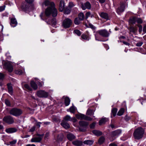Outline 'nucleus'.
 <instances>
[{"label":"nucleus","instance_id":"c9c22d12","mask_svg":"<svg viewBox=\"0 0 146 146\" xmlns=\"http://www.w3.org/2000/svg\"><path fill=\"white\" fill-rule=\"evenodd\" d=\"M129 30L130 32L135 33L137 30V29L134 27H131L129 28Z\"/></svg>","mask_w":146,"mask_h":146},{"label":"nucleus","instance_id":"0e129e2a","mask_svg":"<svg viewBox=\"0 0 146 146\" xmlns=\"http://www.w3.org/2000/svg\"><path fill=\"white\" fill-rule=\"evenodd\" d=\"M81 117L80 119H85L86 115L84 114H81Z\"/></svg>","mask_w":146,"mask_h":146},{"label":"nucleus","instance_id":"13d9d810","mask_svg":"<svg viewBox=\"0 0 146 146\" xmlns=\"http://www.w3.org/2000/svg\"><path fill=\"white\" fill-rule=\"evenodd\" d=\"M35 129V126H33L30 129L29 132H33L34 131Z\"/></svg>","mask_w":146,"mask_h":146},{"label":"nucleus","instance_id":"a19ab883","mask_svg":"<svg viewBox=\"0 0 146 146\" xmlns=\"http://www.w3.org/2000/svg\"><path fill=\"white\" fill-rule=\"evenodd\" d=\"M70 111L72 113H74L75 111V110L74 107L73 106L71 107L69 109Z\"/></svg>","mask_w":146,"mask_h":146},{"label":"nucleus","instance_id":"cd10ccee","mask_svg":"<svg viewBox=\"0 0 146 146\" xmlns=\"http://www.w3.org/2000/svg\"><path fill=\"white\" fill-rule=\"evenodd\" d=\"M70 100L69 98L68 97L65 98L64 103L66 106H68L70 104Z\"/></svg>","mask_w":146,"mask_h":146},{"label":"nucleus","instance_id":"4be33fe9","mask_svg":"<svg viewBox=\"0 0 146 146\" xmlns=\"http://www.w3.org/2000/svg\"><path fill=\"white\" fill-rule=\"evenodd\" d=\"M67 137L70 141H72L75 138V136L71 133H69L67 134Z\"/></svg>","mask_w":146,"mask_h":146},{"label":"nucleus","instance_id":"6e6552de","mask_svg":"<svg viewBox=\"0 0 146 146\" xmlns=\"http://www.w3.org/2000/svg\"><path fill=\"white\" fill-rule=\"evenodd\" d=\"M3 120L9 124H12L14 122V120L13 117L10 115H7L4 117Z\"/></svg>","mask_w":146,"mask_h":146},{"label":"nucleus","instance_id":"a211bd4d","mask_svg":"<svg viewBox=\"0 0 146 146\" xmlns=\"http://www.w3.org/2000/svg\"><path fill=\"white\" fill-rule=\"evenodd\" d=\"M17 24V22L15 18H12L11 19L10 25L12 27H14Z\"/></svg>","mask_w":146,"mask_h":146},{"label":"nucleus","instance_id":"f257e3e1","mask_svg":"<svg viewBox=\"0 0 146 146\" xmlns=\"http://www.w3.org/2000/svg\"><path fill=\"white\" fill-rule=\"evenodd\" d=\"M42 5L46 6H49L45 10V14L46 16L48 17L50 15H52L53 17L56 16L58 14L57 11L54 7V4L53 2H50L48 0H46Z\"/></svg>","mask_w":146,"mask_h":146},{"label":"nucleus","instance_id":"69168bd1","mask_svg":"<svg viewBox=\"0 0 146 146\" xmlns=\"http://www.w3.org/2000/svg\"><path fill=\"white\" fill-rule=\"evenodd\" d=\"M81 114H76V117L78 119H80Z\"/></svg>","mask_w":146,"mask_h":146},{"label":"nucleus","instance_id":"864d4df0","mask_svg":"<svg viewBox=\"0 0 146 146\" xmlns=\"http://www.w3.org/2000/svg\"><path fill=\"white\" fill-rule=\"evenodd\" d=\"M85 120L87 121H91L92 120L91 117L86 115Z\"/></svg>","mask_w":146,"mask_h":146},{"label":"nucleus","instance_id":"f8f14e48","mask_svg":"<svg viewBox=\"0 0 146 146\" xmlns=\"http://www.w3.org/2000/svg\"><path fill=\"white\" fill-rule=\"evenodd\" d=\"M4 68L6 70L10 72H11L13 70L12 65L9 62H6L4 64Z\"/></svg>","mask_w":146,"mask_h":146},{"label":"nucleus","instance_id":"f704fd0d","mask_svg":"<svg viewBox=\"0 0 146 146\" xmlns=\"http://www.w3.org/2000/svg\"><path fill=\"white\" fill-rule=\"evenodd\" d=\"M93 143V141L90 140H87L85 141L84 142V144L87 145H92Z\"/></svg>","mask_w":146,"mask_h":146},{"label":"nucleus","instance_id":"bb28decb","mask_svg":"<svg viewBox=\"0 0 146 146\" xmlns=\"http://www.w3.org/2000/svg\"><path fill=\"white\" fill-rule=\"evenodd\" d=\"M129 22L130 24H135L136 22V17H133L130 18L129 21Z\"/></svg>","mask_w":146,"mask_h":146},{"label":"nucleus","instance_id":"7ed1b4c3","mask_svg":"<svg viewBox=\"0 0 146 146\" xmlns=\"http://www.w3.org/2000/svg\"><path fill=\"white\" fill-rule=\"evenodd\" d=\"M23 113L21 110L16 108H13L9 111V113L13 116H18L21 115Z\"/></svg>","mask_w":146,"mask_h":146},{"label":"nucleus","instance_id":"dca6fc26","mask_svg":"<svg viewBox=\"0 0 146 146\" xmlns=\"http://www.w3.org/2000/svg\"><path fill=\"white\" fill-rule=\"evenodd\" d=\"M100 15L102 18L106 20H108L109 19V17L108 14L106 13H100Z\"/></svg>","mask_w":146,"mask_h":146},{"label":"nucleus","instance_id":"2f4dec72","mask_svg":"<svg viewBox=\"0 0 146 146\" xmlns=\"http://www.w3.org/2000/svg\"><path fill=\"white\" fill-rule=\"evenodd\" d=\"M94 112L93 110L88 109L87 111L86 114L88 115H91L94 114Z\"/></svg>","mask_w":146,"mask_h":146},{"label":"nucleus","instance_id":"6ab92c4d","mask_svg":"<svg viewBox=\"0 0 146 146\" xmlns=\"http://www.w3.org/2000/svg\"><path fill=\"white\" fill-rule=\"evenodd\" d=\"M7 86L9 93L10 94L12 95L13 94V87L11 85V84L10 83H9L7 84Z\"/></svg>","mask_w":146,"mask_h":146},{"label":"nucleus","instance_id":"aec40b11","mask_svg":"<svg viewBox=\"0 0 146 146\" xmlns=\"http://www.w3.org/2000/svg\"><path fill=\"white\" fill-rule=\"evenodd\" d=\"M61 125L65 129H68L70 127L69 124L66 122L64 121H62L61 123Z\"/></svg>","mask_w":146,"mask_h":146},{"label":"nucleus","instance_id":"9d476101","mask_svg":"<svg viewBox=\"0 0 146 146\" xmlns=\"http://www.w3.org/2000/svg\"><path fill=\"white\" fill-rule=\"evenodd\" d=\"M44 135L37 134L36 135L38 137H34L32 138L31 141L32 142H40L41 141Z\"/></svg>","mask_w":146,"mask_h":146},{"label":"nucleus","instance_id":"7c9ffc66","mask_svg":"<svg viewBox=\"0 0 146 146\" xmlns=\"http://www.w3.org/2000/svg\"><path fill=\"white\" fill-rule=\"evenodd\" d=\"M124 108H121L118 112L117 115L119 116H121L124 113Z\"/></svg>","mask_w":146,"mask_h":146},{"label":"nucleus","instance_id":"4468645a","mask_svg":"<svg viewBox=\"0 0 146 146\" xmlns=\"http://www.w3.org/2000/svg\"><path fill=\"white\" fill-rule=\"evenodd\" d=\"M91 8V4L88 2H87L85 3L82 5V8L84 10H85L86 9H90Z\"/></svg>","mask_w":146,"mask_h":146},{"label":"nucleus","instance_id":"5fc2aeb1","mask_svg":"<svg viewBox=\"0 0 146 146\" xmlns=\"http://www.w3.org/2000/svg\"><path fill=\"white\" fill-rule=\"evenodd\" d=\"M143 44V42H138L136 43V45L137 46H140L142 45Z\"/></svg>","mask_w":146,"mask_h":146},{"label":"nucleus","instance_id":"1a4fd4ad","mask_svg":"<svg viewBox=\"0 0 146 146\" xmlns=\"http://www.w3.org/2000/svg\"><path fill=\"white\" fill-rule=\"evenodd\" d=\"M121 132V131L120 129H117L113 131L111 133V137L110 138V139L111 141H113L115 138V137L118 136Z\"/></svg>","mask_w":146,"mask_h":146},{"label":"nucleus","instance_id":"b1692460","mask_svg":"<svg viewBox=\"0 0 146 146\" xmlns=\"http://www.w3.org/2000/svg\"><path fill=\"white\" fill-rule=\"evenodd\" d=\"M31 85L32 87L35 90L37 88L38 86L36 84L34 81H31L30 82Z\"/></svg>","mask_w":146,"mask_h":146},{"label":"nucleus","instance_id":"9b49d317","mask_svg":"<svg viewBox=\"0 0 146 146\" xmlns=\"http://www.w3.org/2000/svg\"><path fill=\"white\" fill-rule=\"evenodd\" d=\"M97 33H98L100 35L104 37H108L110 35L109 33L106 29L98 30L97 31Z\"/></svg>","mask_w":146,"mask_h":146},{"label":"nucleus","instance_id":"a18cd8bd","mask_svg":"<svg viewBox=\"0 0 146 146\" xmlns=\"http://www.w3.org/2000/svg\"><path fill=\"white\" fill-rule=\"evenodd\" d=\"M5 104L7 106H11V104L9 100L7 99H5Z\"/></svg>","mask_w":146,"mask_h":146},{"label":"nucleus","instance_id":"bf43d9fd","mask_svg":"<svg viewBox=\"0 0 146 146\" xmlns=\"http://www.w3.org/2000/svg\"><path fill=\"white\" fill-rule=\"evenodd\" d=\"M4 77L5 76L3 74L0 73V80H2L3 79Z\"/></svg>","mask_w":146,"mask_h":146},{"label":"nucleus","instance_id":"c756f323","mask_svg":"<svg viewBox=\"0 0 146 146\" xmlns=\"http://www.w3.org/2000/svg\"><path fill=\"white\" fill-rule=\"evenodd\" d=\"M117 109L116 108H113L111 110V114L114 117L116 115Z\"/></svg>","mask_w":146,"mask_h":146},{"label":"nucleus","instance_id":"4d7b16f0","mask_svg":"<svg viewBox=\"0 0 146 146\" xmlns=\"http://www.w3.org/2000/svg\"><path fill=\"white\" fill-rule=\"evenodd\" d=\"M70 119L71 120H70V121H72L73 122H75L77 121V119L74 117H72V118L71 117Z\"/></svg>","mask_w":146,"mask_h":146},{"label":"nucleus","instance_id":"e2e57ef3","mask_svg":"<svg viewBox=\"0 0 146 146\" xmlns=\"http://www.w3.org/2000/svg\"><path fill=\"white\" fill-rule=\"evenodd\" d=\"M95 123H92L90 125V127L91 128H94L95 126Z\"/></svg>","mask_w":146,"mask_h":146},{"label":"nucleus","instance_id":"4c0bfd02","mask_svg":"<svg viewBox=\"0 0 146 146\" xmlns=\"http://www.w3.org/2000/svg\"><path fill=\"white\" fill-rule=\"evenodd\" d=\"M52 25L53 27H55L56 24V19L55 18H53L51 22Z\"/></svg>","mask_w":146,"mask_h":146},{"label":"nucleus","instance_id":"58836bf2","mask_svg":"<svg viewBox=\"0 0 146 146\" xmlns=\"http://www.w3.org/2000/svg\"><path fill=\"white\" fill-rule=\"evenodd\" d=\"M95 33V38L96 40L99 41H100V37L98 35L99 34V33H97V31Z\"/></svg>","mask_w":146,"mask_h":146},{"label":"nucleus","instance_id":"49530a36","mask_svg":"<svg viewBox=\"0 0 146 146\" xmlns=\"http://www.w3.org/2000/svg\"><path fill=\"white\" fill-rule=\"evenodd\" d=\"M90 28H91L93 30H95L96 29V27L94 26L91 23H89L88 24Z\"/></svg>","mask_w":146,"mask_h":146},{"label":"nucleus","instance_id":"0eeeda50","mask_svg":"<svg viewBox=\"0 0 146 146\" xmlns=\"http://www.w3.org/2000/svg\"><path fill=\"white\" fill-rule=\"evenodd\" d=\"M36 94L38 97L40 98H46L48 96V93L43 90L38 91Z\"/></svg>","mask_w":146,"mask_h":146},{"label":"nucleus","instance_id":"338daca9","mask_svg":"<svg viewBox=\"0 0 146 146\" xmlns=\"http://www.w3.org/2000/svg\"><path fill=\"white\" fill-rule=\"evenodd\" d=\"M109 146H117V145L115 143H113L110 144Z\"/></svg>","mask_w":146,"mask_h":146},{"label":"nucleus","instance_id":"774afa93","mask_svg":"<svg viewBox=\"0 0 146 146\" xmlns=\"http://www.w3.org/2000/svg\"><path fill=\"white\" fill-rule=\"evenodd\" d=\"M143 31L144 32V33H146V25L144 26Z\"/></svg>","mask_w":146,"mask_h":146},{"label":"nucleus","instance_id":"79ce46f5","mask_svg":"<svg viewBox=\"0 0 146 146\" xmlns=\"http://www.w3.org/2000/svg\"><path fill=\"white\" fill-rule=\"evenodd\" d=\"M24 87L25 88L30 91H31L32 90V88L28 84H25L24 85Z\"/></svg>","mask_w":146,"mask_h":146},{"label":"nucleus","instance_id":"052dcab7","mask_svg":"<svg viewBox=\"0 0 146 146\" xmlns=\"http://www.w3.org/2000/svg\"><path fill=\"white\" fill-rule=\"evenodd\" d=\"M91 15V13L90 12H88L86 14V19L88 18Z\"/></svg>","mask_w":146,"mask_h":146},{"label":"nucleus","instance_id":"f03ea898","mask_svg":"<svg viewBox=\"0 0 146 146\" xmlns=\"http://www.w3.org/2000/svg\"><path fill=\"white\" fill-rule=\"evenodd\" d=\"M144 133L143 129L139 127L135 130L133 133V135L135 139H139L142 137Z\"/></svg>","mask_w":146,"mask_h":146},{"label":"nucleus","instance_id":"37998d69","mask_svg":"<svg viewBox=\"0 0 146 146\" xmlns=\"http://www.w3.org/2000/svg\"><path fill=\"white\" fill-rule=\"evenodd\" d=\"M74 32L78 36H80L81 34L80 32L78 30H74Z\"/></svg>","mask_w":146,"mask_h":146},{"label":"nucleus","instance_id":"09e8293b","mask_svg":"<svg viewBox=\"0 0 146 146\" xmlns=\"http://www.w3.org/2000/svg\"><path fill=\"white\" fill-rule=\"evenodd\" d=\"M137 26L139 27V32L140 33H141L142 31V27L140 25H138Z\"/></svg>","mask_w":146,"mask_h":146},{"label":"nucleus","instance_id":"680f3d73","mask_svg":"<svg viewBox=\"0 0 146 146\" xmlns=\"http://www.w3.org/2000/svg\"><path fill=\"white\" fill-rule=\"evenodd\" d=\"M17 142L16 140H14L10 142V143L11 145H13L15 144Z\"/></svg>","mask_w":146,"mask_h":146},{"label":"nucleus","instance_id":"473e14b6","mask_svg":"<svg viewBox=\"0 0 146 146\" xmlns=\"http://www.w3.org/2000/svg\"><path fill=\"white\" fill-rule=\"evenodd\" d=\"M105 140L104 137L102 136L99 139L98 142L100 144H102L104 142Z\"/></svg>","mask_w":146,"mask_h":146},{"label":"nucleus","instance_id":"c85d7f7f","mask_svg":"<svg viewBox=\"0 0 146 146\" xmlns=\"http://www.w3.org/2000/svg\"><path fill=\"white\" fill-rule=\"evenodd\" d=\"M80 21H82L85 18V16L84 14L82 13H80L78 15V18Z\"/></svg>","mask_w":146,"mask_h":146},{"label":"nucleus","instance_id":"72a5a7b5","mask_svg":"<svg viewBox=\"0 0 146 146\" xmlns=\"http://www.w3.org/2000/svg\"><path fill=\"white\" fill-rule=\"evenodd\" d=\"M81 21L78 17H76L74 19V23L75 25H78L80 23Z\"/></svg>","mask_w":146,"mask_h":146},{"label":"nucleus","instance_id":"de8ad7c7","mask_svg":"<svg viewBox=\"0 0 146 146\" xmlns=\"http://www.w3.org/2000/svg\"><path fill=\"white\" fill-rule=\"evenodd\" d=\"M136 22L138 23H142V21L140 18H137L136 17Z\"/></svg>","mask_w":146,"mask_h":146},{"label":"nucleus","instance_id":"5701e85b","mask_svg":"<svg viewBox=\"0 0 146 146\" xmlns=\"http://www.w3.org/2000/svg\"><path fill=\"white\" fill-rule=\"evenodd\" d=\"M108 120V119L106 118H103L100 120L99 122V125H102L104 124Z\"/></svg>","mask_w":146,"mask_h":146},{"label":"nucleus","instance_id":"3c124183","mask_svg":"<svg viewBox=\"0 0 146 146\" xmlns=\"http://www.w3.org/2000/svg\"><path fill=\"white\" fill-rule=\"evenodd\" d=\"M70 12V10L69 9H66L64 11V13L67 14H69Z\"/></svg>","mask_w":146,"mask_h":146},{"label":"nucleus","instance_id":"39448f33","mask_svg":"<svg viewBox=\"0 0 146 146\" xmlns=\"http://www.w3.org/2000/svg\"><path fill=\"white\" fill-rule=\"evenodd\" d=\"M27 2L25 5L22 6V8L25 11H30L32 9V5L30 3H32L33 1V0H25Z\"/></svg>","mask_w":146,"mask_h":146},{"label":"nucleus","instance_id":"ddd939ff","mask_svg":"<svg viewBox=\"0 0 146 146\" xmlns=\"http://www.w3.org/2000/svg\"><path fill=\"white\" fill-rule=\"evenodd\" d=\"M125 8V4L124 3H121L120 6L116 9L117 13L118 14H120L124 11Z\"/></svg>","mask_w":146,"mask_h":146},{"label":"nucleus","instance_id":"6e6d98bb","mask_svg":"<svg viewBox=\"0 0 146 146\" xmlns=\"http://www.w3.org/2000/svg\"><path fill=\"white\" fill-rule=\"evenodd\" d=\"M74 6V5L73 3L72 2H70L69 3V6L70 7H72Z\"/></svg>","mask_w":146,"mask_h":146},{"label":"nucleus","instance_id":"603ef678","mask_svg":"<svg viewBox=\"0 0 146 146\" xmlns=\"http://www.w3.org/2000/svg\"><path fill=\"white\" fill-rule=\"evenodd\" d=\"M131 119V117L130 116H128L127 115H126L125 116V119L126 121H128Z\"/></svg>","mask_w":146,"mask_h":146},{"label":"nucleus","instance_id":"423d86ee","mask_svg":"<svg viewBox=\"0 0 146 146\" xmlns=\"http://www.w3.org/2000/svg\"><path fill=\"white\" fill-rule=\"evenodd\" d=\"M79 124L80 130L82 131H84L86 130V127L88 125V123L86 121H80L79 122Z\"/></svg>","mask_w":146,"mask_h":146},{"label":"nucleus","instance_id":"8fccbe9b","mask_svg":"<svg viewBox=\"0 0 146 146\" xmlns=\"http://www.w3.org/2000/svg\"><path fill=\"white\" fill-rule=\"evenodd\" d=\"M5 5L0 6V12H2L5 10Z\"/></svg>","mask_w":146,"mask_h":146},{"label":"nucleus","instance_id":"412c9836","mask_svg":"<svg viewBox=\"0 0 146 146\" xmlns=\"http://www.w3.org/2000/svg\"><path fill=\"white\" fill-rule=\"evenodd\" d=\"M72 144L76 146H80L82 144V142L78 140H76L72 141Z\"/></svg>","mask_w":146,"mask_h":146},{"label":"nucleus","instance_id":"e433bc0d","mask_svg":"<svg viewBox=\"0 0 146 146\" xmlns=\"http://www.w3.org/2000/svg\"><path fill=\"white\" fill-rule=\"evenodd\" d=\"M63 138V135L62 134H60L58 135L57 136V139L59 141H62Z\"/></svg>","mask_w":146,"mask_h":146},{"label":"nucleus","instance_id":"ea45409f","mask_svg":"<svg viewBox=\"0 0 146 146\" xmlns=\"http://www.w3.org/2000/svg\"><path fill=\"white\" fill-rule=\"evenodd\" d=\"M23 71L20 69L16 70L15 71V73L19 75L22 74L23 73Z\"/></svg>","mask_w":146,"mask_h":146},{"label":"nucleus","instance_id":"2eb2a0df","mask_svg":"<svg viewBox=\"0 0 146 146\" xmlns=\"http://www.w3.org/2000/svg\"><path fill=\"white\" fill-rule=\"evenodd\" d=\"M17 131V129L15 127L9 128L5 129V131L8 133H15Z\"/></svg>","mask_w":146,"mask_h":146},{"label":"nucleus","instance_id":"c03bdc74","mask_svg":"<svg viewBox=\"0 0 146 146\" xmlns=\"http://www.w3.org/2000/svg\"><path fill=\"white\" fill-rule=\"evenodd\" d=\"M71 117L69 115H67L64 117V119L66 121H70Z\"/></svg>","mask_w":146,"mask_h":146},{"label":"nucleus","instance_id":"a878e982","mask_svg":"<svg viewBox=\"0 0 146 146\" xmlns=\"http://www.w3.org/2000/svg\"><path fill=\"white\" fill-rule=\"evenodd\" d=\"M81 37L82 39L87 40H89L90 39L89 36L85 34H82Z\"/></svg>","mask_w":146,"mask_h":146},{"label":"nucleus","instance_id":"f3484780","mask_svg":"<svg viewBox=\"0 0 146 146\" xmlns=\"http://www.w3.org/2000/svg\"><path fill=\"white\" fill-rule=\"evenodd\" d=\"M65 8V4L63 1H61L59 5V10L60 11H63Z\"/></svg>","mask_w":146,"mask_h":146},{"label":"nucleus","instance_id":"393cba45","mask_svg":"<svg viewBox=\"0 0 146 146\" xmlns=\"http://www.w3.org/2000/svg\"><path fill=\"white\" fill-rule=\"evenodd\" d=\"M92 133L95 135L97 136H100L102 134V133L101 132L97 130H93L92 131Z\"/></svg>","mask_w":146,"mask_h":146},{"label":"nucleus","instance_id":"20e7f679","mask_svg":"<svg viewBox=\"0 0 146 146\" xmlns=\"http://www.w3.org/2000/svg\"><path fill=\"white\" fill-rule=\"evenodd\" d=\"M72 23V21L71 19L66 18L63 20L62 25L64 28H68L71 26Z\"/></svg>","mask_w":146,"mask_h":146}]
</instances>
